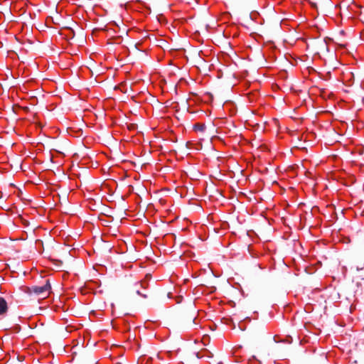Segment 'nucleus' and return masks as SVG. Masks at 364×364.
Wrapping results in <instances>:
<instances>
[{
    "instance_id": "1",
    "label": "nucleus",
    "mask_w": 364,
    "mask_h": 364,
    "mask_svg": "<svg viewBox=\"0 0 364 364\" xmlns=\"http://www.w3.org/2000/svg\"><path fill=\"white\" fill-rule=\"evenodd\" d=\"M50 285L48 281H47L46 284L43 286H34L29 288V293L36 294L38 296L39 299H45L49 296L50 293Z\"/></svg>"
},
{
    "instance_id": "12",
    "label": "nucleus",
    "mask_w": 364,
    "mask_h": 364,
    "mask_svg": "<svg viewBox=\"0 0 364 364\" xmlns=\"http://www.w3.org/2000/svg\"><path fill=\"white\" fill-rule=\"evenodd\" d=\"M186 189L188 191L191 190V188L186 187Z\"/></svg>"
},
{
    "instance_id": "6",
    "label": "nucleus",
    "mask_w": 364,
    "mask_h": 364,
    "mask_svg": "<svg viewBox=\"0 0 364 364\" xmlns=\"http://www.w3.org/2000/svg\"><path fill=\"white\" fill-rule=\"evenodd\" d=\"M185 221H186L187 223H189V220H188V218H187L186 217L183 218V223H184ZM185 225V224L183 223V225ZM193 225L192 223H191V222H190V228H193ZM186 229H188V227H187V228H184V227H183V231H184Z\"/></svg>"
},
{
    "instance_id": "2",
    "label": "nucleus",
    "mask_w": 364,
    "mask_h": 364,
    "mask_svg": "<svg viewBox=\"0 0 364 364\" xmlns=\"http://www.w3.org/2000/svg\"><path fill=\"white\" fill-rule=\"evenodd\" d=\"M197 312L196 309H193V312L189 313L185 317L186 321V328L187 329L192 328L193 326H196L197 324L195 323V319L196 318Z\"/></svg>"
},
{
    "instance_id": "7",
    "label": "nucleus",
    "mask_w": 364,
    "mask_h": 364,
    "mask_svg": "<svg viewBox=\"0 0 364 364\" xmlns=\"http://www.w3.org/2000/svg\"><path fill=\"white\" fill-rule=\"evenodd\" d=\"M191 351L188 350V355H186V358L187 363L191 364Z\"/></svg>"
},
{
    "instance_id": "4",
    "label": "nucleus",
    "mask_w": 364,
    "mask_h": 364,
    "mask_svg": "<svg viewBox=\"0 0 364 364\" xmlns=\"http://www.w3.org/2000/svg\"><path fill=\"white\" fill-rule=\"evenodd\" d=\"M190 6L192 9L194 8L198 3L196 0H183V4Z\"/></svg>"
},
{
    "instance_id": "13",
    "label": "nucleus",
    "mask_w": 364,
    "mask_h": 364,
    "mask_svg": "<svg viewBox=\"0 0 364 364\" xmlns=\"http://www.w3.org/2000/svg\"><path fill=\"white\" fill-rule=\"evenodd\" d=\"M186 189L188 191L191 190V188L186 187Z\"/></svg>"
},
{
    "instance_id": "9",
    "label": "nucleus",
    "mask_w": 364,
    "mask_h": 364,
    "mask_svg": "<svg viewBox=\"0 0 364 364\" xmlns=\"http://www.w3.org/2000/svg\"><path fill=\"white\" fill-rule=\"evenodd\" d=\"M189 280V279H183V284L186 283V282H188Z\"/></svg>"
},
{
    "instance_id": "5",
    "label": "nucleus",
    "mask_w": 364,
    "mask_h": 364,
    "mask_svg": "<svg viewBox=\"0 0 364 364\" xmlns=\"http://www.w3.org/2000/svg\"><path fill=\"white\" fill-rule=\"evenodd\" d=\"M205 127V126L203 124H196L193 126L194 129L200 131H203Z\"/></svg>"
},
{
    "instance_id": "11",
    "label": "nucleus",
    "mask_w": 364,
    "mask_h": 364,
    "mask_svg": "<svg viewBox=\"0 0 364 364\" xmlns=\"http://www.w3.org/2000/svg\"><path fill=\"white\" fill-rule=\"evenodd\" d=\"M198 175H199V173H196L194 174V176H195V177H197Z\"/></svg>"
},
{
    "instance_id": "10",
    "label": "nucleus",
    "mask_w": 364,
    "mask_h": 364,
    "mask_svg": "<svg viewBox=\"0 0 364 364\" xmlns=\"http://www.w3.org/2000/svg\"><path fill=\"white\" fill-rule=\"evenodd\" d=\"M180 302H181V299H180V297H178L177 299V303H180Z\"/></svg>"
},
{
    "instance_id": "8",
    "label": "nucleus",
    "mask_w": 364,
    "mask_h": 364,
    "mask_svg": "<svg viewBox=\"0 0 364 364\" xmlns=\"http://www.w3.org/2000/svg\"><path fill=\"white\" fill-rule=\"evenodd\" d=\"M193 356L194 359L196 360H197V359L198 358V348H196L195 350L193 351Z\"/></svg>"
},
{
    "instance_id": "3",
    "label": "nucleus",
    "mask_w": 364,
    "mask_h": 364,
    "mask_svg": "<svg viewBox=\"0 0 364 364\" xmlns=\"http://www.w3.org/2000/svg\"><path fill=\"white\" fill-rule=\"evenodd\" d=\"M7 309L8 306L6 300L0 297V315L4 314L7 311Z\"/></svg>"
}]
</instances>
